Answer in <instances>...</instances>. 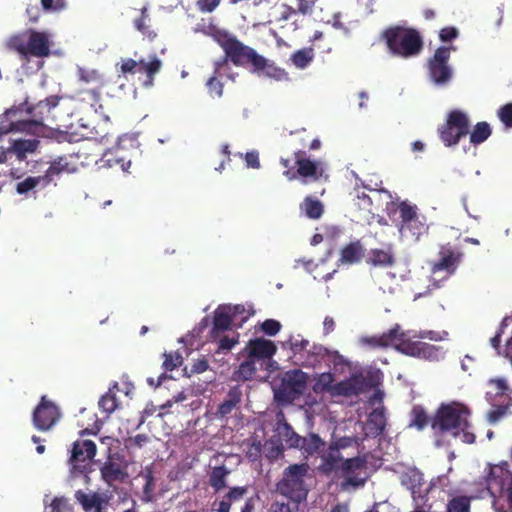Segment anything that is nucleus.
I'll list each match as a JSON object with an SVG mask.
<instances>
[{"label": "nucleus", "instance_id": "nucleus-1", "mask_svg": "<svg viewBox=\"0 0 512 512\" xmlns=\"http://www.w3.org/2000/svg\"><path fill=\"white\" fill-rule=\"evenodd\" d=\"M410 331H403L399 324L380 336H372L366 342L373 347L391 346L407 356L416 357L428 361H439L444 358L445 352L442 346L433 345L419 340H414Z\"/></svg>", "mask_w": 512, "mask_h": 512}, {"label": "nucleus", "instance_id": "nucleus-2", "mask_svg": "<svg viewBox=\"0 0 512 512\" xmlns=\"http://www.w3.org/2000/svg\"><path fill=\"white\" fill-rule=\"evenodd\" d=\"M388 51L396 57L408 59L417 56L423 50V39L419 31L410 27L391 26L381 33Z\"/></svg>", "mask_w": 512, "mask_h": 512}, {"label": "nucleus", "instance_id": "nucleus-3", "mask_svg": "<svg viewBox=\"0 0 512 512\" xmlns=\"http://www.w3.org/2000/svg\"><path fill=\"white\" fill-rule=\"evenodd\" d=\"M7 47L25 61L31 57L45 58L51 54L50 35L44 31L26 29L9 37Z\"/></svg>", "mask_w": 512, "mask_h": 512}, {"label": "nucleus", "instance_id": "nucleus-4", "mask_svg": "<svg viewBox=\"0 0 512 512\" xmlns=\"http://www.w3.org/2000/svg\"><path fill=\"white\" fill-rule=\"evenodd\" d=\"M71 100L67 96L51 95L40 100L36 104L29 102L31 122H37L39 127L32 129L34 136H47L50 124H56V121L63 115H67V104Z\"/></svg>", "mask_w": 512, "mask_h": 512}, {"label": "nucleus", "instance_id": "nucleus-5", "mask_svg": "<svg viewBox=\"0 0 512 512\" xmlns=\"http://www.w3.org/2000/svg\"><path fill=\"white\" fill-rule=\"evenodd\" d=\"M294 162L281 158L280 163L285 168L283 175L290 181L300 179L303 184L319 181L324 174L322 162L308 157L306 151L297 150L293 153Z\"/></svg>", "mask_w": 512, "mask_h": 512}, {"label": "nucleus", "instance_id": "nucleus-6", "mask_svg": "<svg viewBox=\"0 0 512 512\" xmlns=\"http://www.w3.org/2000/svg\"><path fill=\"white\" fill-rule=\"evenodd\" d=\"M469 409L457 402L441 405L431 420V428L440 432L460 434V429L468 426Z\"/></svg>", "mask_w": 512, "mask_h": 512}, {"label": "nucleus", "instance_id": "nucleus-7", "mask_svg": "<svg viewBox=\"0 0 512 512\" xmlns=\"http://www.w3.org/2000/svg\"><path fill=\"white\" fill-rule=\"evenodd\" d=\"M29 99L13 105L7 109L0 118V140L9 133H25L32 135V129L39 127L38 123L31 122Z\"/></svg>", "mask_w": 512, "mask_h": 512}, {"label": "nucleus", "instance_id": "nucleus-8", "mask_svg": "<svg viewBox=\"0 0 512 512\" xmlns=\"http://www.w3.org/2000/svg\"><path fill=\"white\" fill-rule=\"evenodd\" d=\"M367 458L365 455L352 456L348 458H342L333 465L332 469H327L324 462L319 465V471L326 475H333L335 478H343V487H362L365 484V478H360L358 473L366 468Z\"/></svg>", "mask_w": 512, "mask_h": 512}, {"label": "nucleus", "instance_id": "nucleus-9", "mask_svg": "<svg viewBox=\"0 0 512 512\" xmlns=\"http://www.w3.org/2000/svg\"><path fill=\"white\" fill-rule=\"evenodd\" d=\"M217 41L224 50L226 56L224 60L229 59L235 66L250 67L253 72L260 56L255 49L226 32L219 34Z\"/></svg>", "mask_w": 512, "mask_h": 512}, {"label": "nucleus", "instance_id": "nucleus-10", "mask_svg": "<svg viewBox=\"0 0 512 512\" xmlns=\"http://www.w3.org/2000/svg\"><path fill=\"white\" fill-rule=\"evenodd\" d=\"M307 473V465L293 464L284 470L281 481L277 484V491L295 503H301L307 498V489L304 477Z\"/></svg>", "mask_w": 512, "mask_h": 512}, {"label": "nucleus", "instance_id": "nucleus-11", "mask_svg": "<svg viewBox=\"0 0 512 512\" xmlns=\"http://www.w3.org/2000/svg\"><path fill=\"white\" fill-rule=\"evenodd\" d=\"M101 90L97 88L82 89L77 92L75 96H67L71 100L70 104H67V116H73L78 113H84L87 115L94 114L105 121L109 119L103 109L101 103L102 96Z\"/></svg>", "mask_w": 512, "mask_h": 512}, {"label": "nucleus", "instance_id": "nucleus-12", "mask_svg": "<svg viewBox=\"0 0 512 512\" xmlns=\"http://www.w3.org/2000/svg\"><path fill=\"white\" fill-rule=\"evenodd\" d=\"M469 132V117L458 109L450 111L445 123L438 128L439 137L446 147L457 145Z\"/></svg>", "mask_w": 512, "mask_h": 512}, {"label": "nucleus", "instance_id": "nucleus-13", "mask_svg": "<svg viewBox=\"0 0 512 512\" xmlns=\"http://www.w3.org/2000/svg\"><path fill=\"white\" fill-rule=\"evenodd\" d=\"M452 49L445 46L438 47L433 56L428 59L429 78L438 86L447 85L453 77V69L448 64Z\"/></svg>", "mask_w": 512, "mask_h": 512}, {"label": "nucleus", "instance_id": "nucleus-14", "mask_svg": "<svg viewBox=\"0 0 512 512\" xmlns=\"http://www.w3.org/2000/svg\"><path fill=\"white\" fill-rule=\"evenodd\" d=\"M61 417L60 408L44 395L32 412V424L37 430L47 432L56 426Z\"/></svg>", "mask_w": 512, "mask_h": 512}, {"label": "nucleus", "instance_id": "nucleus-15", "mask_svg": "<svg viewBox=\"0 0 512 512\" xmlns=\"http://www.w3.org/2000/svg\"><path fill=\"white\" fill-rule=\"evenodd\" d=\"M463 252L447 243L442 245L438 252V259L431 264L432 274L444 272L446 276L454 274L461 263Z\"/></svg>", "mask_w": 512, "mask_h": 512}, {"label": "nucleus", "instance_id": "nucleus-16", "mask_svg": "<svg viewBox=\"0 0 512 512\" xmlns=\"http://www.w3.org/2000/svg\"><path fill=\"white\" fill-rule=\"evenodd\" d=\"M307 388V374L301 370H290L285 373L279 389L280 395L287 401L299 398Z\"/></svg>", "mask_w": 512, "mask_h": 512}, {"label": "nucleus", "instance_id": "nucleus-17", "mask_svg": "<svg viewBox=\"0 0 512 512\" xmlns=\"http://www.w3.org/2000/svg\"><path fill=\"white\" fill-rule=\"evenodd\" d=\"M360 443V439L356 436H343L333 439L329 443L327 450L321 455V462H324L327 469H332L333 465L344 457L342 450L352 446L358 447Z\"/></svg>", "mask_w": 512, "mask_h": 512}, {"label": "nucleus", "instance_id": "nucleus-18", "mask_svg": "<svg viewBox=\"0 0 512 512\" xmlns=\"http://www.w3.org/2000/svg\"><path fill=\"white\" fill-rule=\"evenodd\" d=\"M373 385L368 382L367 378L362 374H352L349 378L335 383L333 386V393L331 396L338 397H351L358 396L365 392Z\"/></svg>", "mask_w": 512, "mask_h": 512}, {"label": "nucleus", "instance_id": "nucleus-19", "mask_svg": "<svg viewBox=\"0 0 512 512\" xmlns=\"http://www.w3.org/2000/svg\"><path fill=\"white\" fill-rule=\"evenodd\" d=\"M353 212L358 223L370 224L374 218L373 200L359 187L354 188L353 192Z\"/></svg>", "mask_w": 512, "mask_h": 512}, {"label": "nucleus", "instance_id": "nucleus-20", "mask_svg": "<svg viewBox=\"0 0 512 512\" xmlns=\"http://www.w3.org/2000/svg\"><path fill=\"white\" fill-rule=\"evenodd\" d=\"M96 455V444L92 440L78 439L71 449L70 464L74 469H80L82 464L89 463Z\"/></svg>", "mask_w": 512, "mask_h": 512}, {"label": "nucleus", "instance_id": "nucleus-21", "mask_svg": "<svg viewBox=\"0 0 512 512\" xmlns=\"http://www.w3.org/2000/svg\"><path fill=\"white\" fill-rule=\"evenodd\" d=\"M75 499L85 512H104L108 505V500L104 495L92 491L77 490Z\"/></svg>", "mask_w": 512, "mask_h": 512}, {"label": "nucleus", "instance_id": "nucleus-22", "mask_svg": "<svg viewBox=\"0 0 512 512\" xmlns=\"http://www.w3.org/2000/svg\"><path fill=\"white\" fill-rule=\"evenodd\" d=\"M253 73L260 76H266L275 81H290L289 73L284 68L277 66L274 61L269 60L262 55L259 56L253 69Z\"/></svg>", "mask_w": 512, "mask_h": 512}, {"label": "nucleus", "instance_id": "nucleus-23", "mask_svg": "<svg viewBox=\"0 0 512 512\" xmlns=\"http://www.w3.org/2000/svg\"><path fill=\"white\" fill-rule=\"evenodd\" d=\"M249 358L252 359H269L277 351L276 345L271 341L264 338H256L250 340L245 348Z\"/></svg>", "mask_w": 512, "mask_h": 512}, {"label": "nucleus", "instance_id": "nucleus-24", "mask_svg": "<svg viewBox=\"0 0 512 512\" xmlns=\"http://www.w3.org/2000/svg\"><path fill=\"white\" fill-rule=\"evenodd\" d=\"M291 445L303 450L308 455L318 454L324 451L325 448V442L315 433H310L304 437L295 435L294 438H291Z\"/></svg>", "mask_w": 512, "mask_h": 512}, {"label": "nucleus", "instance_id": "nucleus-25", "mask_svg": "<svg viewBox=\"0 0 512 512\" xmlns=\"http://www.w3.org/2000/svg\"><path fill=\"white\" fill-rule=\"evenodd\" d=\"M512 481V472L509 469V464L506 461L498 465H490L489 473L487 476V485L492 488L498 485L501 489Z\"/></svg>", "mask_w": 512, "mask_h": 512}, {"label": "nucleus", "instance_id": "nucleus-26", "mask_svg": "<svg viewBox=\"0 0 512 512\" xmlns=\"http://www.w3.org/2000/svg\"><path fill=\"white\" fill-rule=\"evenodd\" d=\"M366 263L380 268L392 267L396 263V257L392 246L390 245L385 249H371L366 258Z\"/></svg>", "mask_w": 512, "mask_h": 512}, {"label": "nucleus", "instance_id": "nucleus-27", "mask_svg": "<svg viewBox=\"0 0 512 512\" xmlns=\"http://www.w3.org/2000/svg\"><path fill=\"white\" fill-rule=\"evenodd\" d=\"M101 476L108 485L112 486L116 482H123L128 475L119 463L108 460L101 467Z\"/></svg>", "mask_w": 512, "mask_h": 512}, {"label": "nucleus", "instance_id": "nucleus-28", "mask_svg": "<svg viewBox=\"0 0 512 512\" xmlns=\"http://www.w3.org/2000/svg\"><path fill=\"white\" fill-rule=\"evenodd\" d=\"M233 317L225 309L217 308L214 312L213 327L211 329V337L216 339L221 332L231 329Z\"/></svg>", "mask_w": 512, "mask_h": 512}, {"label": "nucleus", "instance_id": "nucleus-29", "mask_svg": "<svg viewBox=\"0 0 512 512\" xmlns=\"http://www.w3.org/2000/svg\"><path fill=\"white\" fill-rule=\"evenodd\" d=\"M386 427V417L383 409L376 408L368 416L367 429L369 434L377 437L383 434Z\"/></svg>", "mask_w": 512, "mask_h": 512}, {"label": "nucleus", "instance_id": "nucleus-30", "mask_svg": "<svg viewBox=\"0 0 512 512\" xmlns=\"http://www.w3.org/2000/svg\"><path fill=\"white\" fill-rule=\"evenodd\" d=\"M426 229L425 224L419 219L418 215L411 222L400 224L399 227V231L404 237H409L413 240H418Z\"/></svg>", "mask_w": 512, "mask_h": 512}, {"label": "nucleus", "instance_id": "nucleus-31", "mask_svg": "<svg viewBox=\"0 0 512 512\" xmlns=\"http://www.w3.org/2000/svg\"><path fill=\"white\" fill-rule=\"evenodd\" d=\"M300 210L310 219H319L324 213V206L321 201L306 196L300 204Z\"/></svg>", "mask_w": 512, "mask_h": 512}, {"label": "nucleus", "instance_id": "nucleus-32", "mask_svg": "<svg viewBox=\"0 0 512 512\" xmlns=\"http://www.w3.org/2000/svg\"><path fill=\"white\" fill-rule=\"evenodd\" d=\"M140 63L138 73H144L147 77L145 85H152L154 76L160 71L162 62L156 56H153L150 61L145 62L144 59L138 61Z\"/></svg>", "mask_w": 512, "mask_h": 512}, {"label": "nucleus", "instance_id": "nucleus-33", "mask_svg": "<svg viewBox=\"0 0 512 512\" xmlns=\"http://www.w3.org/2000/svg\"><path fill=\"white\" fill-rule=\"evenodd\" d=\"M241 397L242 393L238 388L234 387L230 389L227 398L219 405L218 414L222 417L230 414L241 402Z\"/></svg>", "mask_w": 512, "mask_h": 512}, {"label": "nucleus", "instance_id": "nucleus-34", "mask_svg": "<svg viewBox=\"0 0 512 512\" xmlns=\"http://www.w3.org/2000/svg\"><path fill=\"white\" fill-rule=\"evenodd\" d=\"M230 474V471L224 466H216L212 469L209 475V484L216 491L224 489L226 484V478Z\"/></svg>", "mask_w": 512, "mask_h": 512}, {"label": "nucleus", "instance_id": "nucleus-35", "mask_svg": "<svg viewBox=\"0 0 512 512\" xmlns=\"http://www.w3.org/2000/svg\"><path fill=\"white\" fill-rule=\"evenodd\" d=\"M314 55L312 47L303 48L292 53L290 60L296 68L305 69L313 61Z\"/></svg>", "mask_w": 512, "mask_h": 512}, {"label": "nucleus", "instance_id": "nucleus-36", "mask_svg": "<svg viewBox=\"0 0 512 512\" xmlns=\"http://www.w3.org/2000/svg\"><path fill=\"white\" fill-rule=\"evenodd\" d=\"M78 77L81 82L94 84V88L97 89H102L106 84L104 76L94 69L89 70L85 68H79Z\"/></svg>", "mask_w": 512, "mask_h": 512}, {"label": "nucleus", "instance_id": "nucleus-37", "mask_svg": "<svg viewBox=\"0 0 512 512\" xmlns=\"http://www.w3.org/2000/svg\"><path fill=\"white\" fill-rule=\"evenodd\" d=\"M363 249L361 244L357 242H351L341 250L340 261L342 263H355L358 262L362 256Z\"/></svg>", "mask_w": 512, "mask_h": 512}, {"label": "nucleus", "instance_id": "nucleus-38", "mask_svg": "<svg viewBox=\"0 0 512 512\" xmlns=\"http://www.w3.org/2000/svg\"><path fill=\"white\" fill-rule=\"evenodd\" d=\"M39 142L36 139L14 140L11 145V151L15 153L19 160L26 157V153H32L37 149Z\"/></svg>", "mask_w": 512, "mask_h": 512}, {"label": "nucleus", "instance_id": "nucleus-39", "mask_svg": "<svg viewBox=\"0 0 512 512\" xmlns=\"http://www.w3.org/2000/svg\"><path fill=\"white\" fill-rule=\"evenodd\" d=\"M226 64V60L215 62L214 75L211 76L207 82L206 87L210 95L221 97L223 95V83L218 79L219 69Z\"/></svg>", "mask_w": 512, "mask_h": 512}, {"label": "nucleus", "instance_id": "nucleus-40", "mask_svg": "<svg viewBox=\"0 0 512 512\" xmlns=\"http://www.w3.org/2000/svg\"><path fill=\"white\" fill-rule=\"evenodd\" d=\"M491 134V127L487 122H478L470 132V143L479 145L486 141Z\"/></svg>", "mask_w": 512, "mask_h": 512}, {"label": "nucleus", "instance_id": "nucleus-41", "mask_svg": "<svg viewBox=\"0 0 512 512\" xmlns=\"http://www.w3.org/2000/svg\"><path fill=\"white\" fill-rule=\"evenodd\" d=\"M330 350L323 345L314 344L308 350V357L303 361V365L307 367H314L321 360H326V356Z\"/></svg>", "mask_w": 512, "mask_h": 512}, {"label": "nucleus", "instance_id": "nucleus-42", "mask_svg": "<svg viewBox=\"0 0 512 512\" xmlns=\"http://www.w3.org/2000/svg\"><path fill=\"white\" fill-rule=\"evenodd\" d=\"M335 378L331 372L321 373L316 379L313 386V390L316 393L328 392L330 395L333 393V386Z\"/></svg>", "mask_w": 512, "mask_h": 512}, {"label": "nucleus", "instance_id": "nucleus-43", "mask_svg": "<svg viewBox=\"0 0 512 512\" xmlns=\"http://www.w3.org/2000/svg\"><path fill=\"white\" fill-rule=\"evenodd\" d=\"M76 171V167L69 159L65 156L59 157L54 160L47 170V174L52 176L62 172L73 173Z\"/></svg>", "mask_w": 512, "mask_h": 512}, {"label": "nucleus", "instance_id": "nucleus-44", "mask_svg": "<svg viewBox=\"0 0 512 512\" xmlns=\"http://www.w3.org/2000/svg\"><path fill=\"white\" fill-rule=\"evenodd\" d=\"M412 421L411 425L415 426L418 430H423L431 420L422 406H414L411 412Z\"/></svg>", "mask_w": 512, "mask_h": 512}, {"label": "nucleus", "instance_id": "nucleus-45", "mask_svg": "<svg viewBox=\"0 0 512 512\" xmlns=\"http://www.w3.org/2000/svg\"><path fill=\"white\" fill-rule=\"evenodd\" d=\"M489 385L492 390L486 393V397L492 405H494L495 396H507L506 391L508 390V386L504 379H491Z\"/></svg>", "mask_w": 512, "mask_h": 512}, {"label": "nucleus", "instance_id": "nucleus-46", "mask_svg": "<svg viewBox=\"0 0 512 512\" xmlns=\"http://www.w3.org/2000/svg\"><path fill=\"white\" fill-rule=\"evenodd\" d=\"M103 166L113 168L119 166L122 171H126L130 166V161H125L124 158L118 156L116 153L107 152L101 159Z\"/></svg>", "mask_w": 512, "mask_h": 512}, {"label": "nucleus", "instance_id": "nucleus-47", "mask_svg": "<svg viewBox=\"0 0 512 512\" xmlns=\"http://www.w3.org/2000/svg\"><path fill=\"white\" fill-rule=\"evenodd\" d=\"M148 18L147 9L142 8L141 16L134 21L135 28L140 31L145 37L149 40H153L157 34L150 29L149 25L146 24V20Z\"/></svg>", "mask_w": 512, "mask_h": 512}, {"label": "nucleus", "instance_id": "nucleus-48", "mask_svg": "<svg viewBox=\"0 0 512 512\" xmlns=\"http://www.w3.org/2000/svg\"><path fill=\"white\" fill-rule=\"evenodd\" d=\"M148 18L147 9L142 8L141 16L134 21L135 28L140 31L145 37L149 40H153L157 34L150 29L149 25L146 24V20Z\"/></svg>", "mask_w": 512, "mask_h": 512}, {"label": "nucleus", "instance_id": "nucleus-49", "mask_svg": "<svg viewBox=\"0 0 512 512\" xmlns=\"http://www.w3.org/2000/svg\"><path fill=\"white\" fill-rule=\"evenodd\" d=\"M148 18L147 9L142 8L141 16L134 21L135 28L140 31L145 37L149 40H153L157 34L150 29L149 25L146 24V20Z\"/></svg>", "mask_w": 512, "mask_h": 512}, {"label": "nucleus", "instance_id": "nucleus-50", "mask_svg": "<svg viewBox=\"0 0 512 512\" xmlns=\"http://www.w3.org/2000/svg\"><path fill=\"white\" fill-rule=\"evenodd\" d=\"M257 369L255 366V361L252 358H249L242 362L239 365V368L236 372L237 378L242 380H250L253 378L254 374L256 373Z\"/></svg>", "mask_w": 512, "mask_h": 512}, {"label": "nucleus", "instance_id": "nucleus-51", "mask_svg": "<svg viewBox=\"0 0 512 512\" xmlns=\"http://www.w3.org/2000/svg\"><path fill=\"white\" fill-rule=\"evenodd\" d=\"M398 211L400 214V224L411 222V220L418 215L417 206L411 205L407 201H402L398 204Z\"/></svg>", "mask_w": 512, "mask_h": 512}, {"label": "nucleus", "instance_id": "nucleus-52", "mask_svg": "<svg viewBox=\"0 0 512 512\" xmlns=\"http://www.w3.org/2000/svg\"><path fill=\"white\" fill-rule=\"evenodd\" d=\"M163 357L164 361L162 366L165 371H173L182 365L183 358L178 352L164 353Z\"/></svg>", "mask_w": 512, "mask_h": 512}, {"label": "nucleus", "instance_id": "nucleus-53", "mask_svg": "<svg viewBox=\"0 0 512 512\" xmlns=\"http://www.w3.org/2000/svg\"><path fill=\"white\" fill-rule=\"evenodd\" d=\"M470 500L465 496L453 498L448 504V512H469Z\"/></svg>", "mask_w": 512, "mask_h": 512}, {"label": "nucleus", "instance_id": "nucleus-54", "mask_svg": "<svg viewBox=\"0 0 512 512\" xmlns=\"http://www.w3.org/2000/svg\"><path fill=\"white\" fill-rule=\"evenodd\" d=\"M326 360L336 371L343 370L345 367L349 366L348 360H346L338 351H330L326 356Z\"/></svg>", "mask_w": 512, "mask_h": 512}, {"label": "nucleus", "instance_id": "nucleus-55", "mask_svg": "<svg viewBox=\"0 0 512 512\" xmlns=\"http://www.w3.org/2000/svg\"><path fill=\"white\" fill-rule=\"evenodd\" d=\"M43 177H27L23 181L19 182L16 186V191L19 194H26L32 189L36 188L40 182L43 180Z\"/></svg>", "mask_w": 512, "mask_h": 512}, {"label": "nucleus", "instance_id": "nucleus-56", "mask_svg": "<svg viewBox=\"0 0 512 512\" xmlns=\"http://www.w3.org/2000/svg\"><path fill=\"white\" fill-rule=\"evenodd\" d=\"M117 405L116 395L110 392L103 395L99 400L100 408L108 414L114 412Z\"/></svg>", "mask_w": 512, "mask_h": 512}, {"label": "nucleus", "instance_id": "nucleus-57", "mask_svg": "<svg viewBox=\"0 0 512 512\" xmlns=\"http://www.w3.org/2000/svg\"><path fill=\"white\" fill-rule=\"evenodd\" d=\"M448 336L446 331L422 330L411 335L413 338L429 339L432 341H443Z\"/></svg>", "mask_w": 512, "mask_h": 512}, {"label": "nucleus", "instance_id": "nucleus-58", "mask_svg": "<svg viewBox=\"0 0 512 512\" xmlns=\"http://www.w3.org/2000/svg\"><path fill=\"white\" fill-rule=\"evenodd\" d=\"M42 9L46 12L58 13L63 11L66 6V0H40Z\"/></svg>", "mask_w": 512, "mask_h": 512}, {"label": "nucleus", "instance_id": "nucleus-59", "mask_svg": "<svg viewBox=\"0 0 512 512\" xmlns=\"http://www.w3.org/2000/svg\"><path fill=\"white\" fill-rule=\"evenodd\" d=\"M497 115L506 127L512 128V103L501 106Z\"/></svg>", "mask_w": 512, "mask_h": 512}, {"label": "nucleus", "instance_id": "nucleus-60", "mask_svg": "<svg viewBox=\"0 0 512 512\" xmlns=\"http://www.w3.org/2000/svg\"><path fill=\"white\" fill-rule=\"evenodd\" d=\"M507 413H508L507 405H499V406L495 407V404H494L493 409H491L488 412L487 419H488L489 423L495 424L501 418H503Z\"/></svg>", "mask_w": 512, "mask_h": 512}, {"label": "nucleus", "instance_id": "nucleus-61", "mask_svg": "<svg viewBox=\"0 0 512 512\" xmlns=\"http://www.w3.org/2000/svg\"><path fill=\"white\" fill-rule=\"evenodd\" d=\"M50 512H73L68 500L64 497H55L50 504Z\"/></svg>", "mask_w": 512, "mask_h": 512}, {"label": "nucleus", "instance_id": "nucleus-62", "mask_svg": "<svg viewBox=\"0 0 512 512\" xmlns=\"http://www.w3.org/2000/svg\"><path fill=\"white\" fill-rule=\"evenodd\" d=\"M281 323L274 319H266L261 324V330L268 336H274L281 330Z\"/></svg>", "mask_w": 512, "mask_h": 512}, {"label": "nucleus", "instance_id": "nucleus-63", "mask_svg": "<svg viewBox=\"0 0 512 512\" xmlns=\"http://www.w3.org/2000/svg\"><path fill=\"white\" fill-rule=\"evenodd\" d=\"M139 65H140V63L137 60L132 59V58H125V59H122L120 71L123 74H127V73L135 74V73H138Z\"/></svg>", "mask_w": 512, "mask_h": 512}, {"label": "nucleus", "instance_id": "nucleus-64", "mask_svg": "<svg viewBox=\"0 0 512 512\" xmlns=\"http://www.w3.org/2000/svg\"><path fill=\"white\" fill-rule=\"evenodd\" d=\"M246 493V487L237 486L231 488L228 491V493L224 496V498L232 504V502L241 500Z\"/></svg>", "mask_w": 512, "mask_h": 512}]
</instances>
